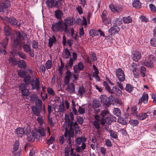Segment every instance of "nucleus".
I'll return each instance as SVG.
<instances>
[{
  "instance_id": "nucleus-1",
  "label": "nucleus",
  "mask_w": 156,
  "mask_h": 156,
  "mask_svg": "<svg viewBox=\"0 0 156 156\" xmlns=\"http://www.w3.org/2000/svg\"><path fill=\"white\" fill-rule=\"evenodd\" d=\"M78 125L77 122H73V121H71L68 126H70V129H72L73 130L68 131L67 129L66 128L65 130L64 134V136L68 140V143L70 145V146H72V143H73L74 131L73 128V127H76V126H78Z\"/></svg>"
},
{
  "instance_id": "nucleus-2",
  "label": "nucleus",
  "mask_w": 156,
  "mask_h": 156,
  "mask_svg": "<svg viewBox=\"0 0 156 156\" xmlns=\"http://www.w3.org/2000/svg\"><path fill=\"white\" fill-rule=\"evenodd\" d=\"M16 35V38L14 40L12 44L13 47L14 48H17L21 41L25 40L27 38V34L22 31L17 32Z\"/></svg>"
},
{
  "instance_id": "nucleus-3",
  "label": "nucleus",
  "mask_w": 156,
  "mask_h": 156,
  "mask_svg": "<svg viewBox=\"0 0 156 156\" xmlns=\"http://www.w3.org/2000/svg\"><path fill=\"white\" fill-rule=\"evenodd\" d=\"M0 18L3 20V22L5 24L9 23L12 26H16L18 27L20 26V23L14 17L9 18L7 16L1 17L0 16Z\"/></svg>"
},
{
  "instance_id": "nucleus-4",
  "label": "nucleus",
  "mask_w": 156,
  "mask_h": 156,
  "mask_svg": "<svg viewBox=\"0 0 156 156\" xmlns=\"http://www.w3.org/2000/svg\"><path fill=\"white\" fill-rule=\"evenodd\" d=\"M62 24V20H59L58 22L52 25L51 28L54 32H57L58 31L62 32H65V29L63 24Z\"/></svg>"
},
{
  "instance_id": "nucleus-5",
  "label": "nucleus",
  "mask_w": 156,
  "mask_h": 156,
  "mask_svg": "<svg viewBox=\"0 0 156 156\" xmlns=\"http://www.w3.org/2000/svg\"><path fill=\"white\" fill-rule=\"evenodd\" d=\"M155 60V58L153 55H149L144 60L142 61V63L143 65L152 68L154 66L153 62Z\"/></svg>"
},
{
  "instance_id": "nucleus-6",
  "label": "nucleus",
  "mask_w": 156,
  "mask_h": 156,
  "mask_svg": "<svg viewBox=\"0 0 156 156\" xmlns=\"http://www.w3.org/2000/svg\"><path fill=\"white\" fill-rule=\"evenodd\" d=\"M74 20H75L73 18H71L70 17H68L65 20V22L63 23L65 29V32L67 33L69 32V27L68 24L69 26L73 25Z\"/></svg>"
},
{
  "instance_id": "nucleus-7",
  "label": "nucleus",
  "mask_w": 156,
  "mask_h": 156,
  "mask_svg": "<svg viewBox=\"0 0 156 156\" xmlns=\"http://www.w3.org/2000/svg\"><path fill=\"white\" fill-rule=\"evenodd\" d=\"M26 88V85L23 83H21L19 86V90L21 91L23 96H27L29 94V90Z\"/></svg>"
},
{
  "instance_id": "nucleus-8",
  "label": "nucleus",
  "mask_w": 156,
  "mask_h": 156,
  "mask_svg": "<svg viewBox=\"0 0 156 156\" xmlns=\"http://www.w3.org/2000/svg\"><path fill=\"white\" fill-rule=\"evenodd\" d=\"M31 85L32 89L36 90L37 91H39L40 88V83L39 78L36 77L35 80L33 79Z\"/></svg>"
},
{
  "instance_id": "nucleus-9",
  "label": "nucleus",
  "mask_w": 156,
  "mask_h": 156,
  "mask_svg": "<svg viewBox=\"0 0 156 156\" xmlns=\"http://www.w3.org/2000/svg\"><path fill=\"white\" fill-rule=\"evenodd\" d=\"M23 48L24 52L29 53L31 57H34V50L31 48L30 45L27 44H23Z\"/></svg>"
},
{
  "instance_id": "nucleus-10",
  "label": "nucleus",
  "mask_w": 156,
  "mask_h": 156,
  "mask_svg": "<svg viewBox=\"0 0 156 156\" xmlns=\"http://www.w3.org/2000/svg\"><path fill=\"white\" fill-rule=\"evenodd\" d=\"M116 75L119 80L121 82L123 81L125 79L124 72L120 68H119L116 71Z\"/></svg>"
},
{
  "instance_id": "nucleus-11",
  "label": "nucleus",
  "mask_w": 156,
  "mask_h": 156,
  "mask_svg": "<svg viewBox=\"0 0 156 156\" xmlns=\"http://www.w3.org/2000/svg\"><path fill=\"white\" fill-rule=\"evenodd\" d=\"M84 66L81 62H79L77 65H75L73 66V69L76 73H79L80 71L83 69Z\"/></svg>"
},
{
  "instance_id": "nucleus-12",
  "label": "nucleus",
  "mask_w": 156,
  "mask_h": 156,
  "mask_svg": "<svg viewBox=\"0 0 156 156\" xmlns=\"http://www.w3.org/2000/svg\"><path fill=\"white\" fill-rule=\"evenodd\" d=\"M10 5V2L9 0L4 1L0 4V12H3L4 10Z\"/></svg>"
},
{
  "instance_id": "nucleus-13",
  "label": "nucleus",
  "mask_w": 156,
  "mask_h": 156,
  "mask_svg": "<svg viewBox=\"0 0 156 156\" xmlns=\"http://www.w3.org/2000/svg\"><path fill=\"white\" fill-rule=\"evenodd\" d=\"M109 93L111 94H115L118 96H121L122 93V91L117 87H113Z\"/></svg>"
},
{
  "instance_id": "nucleus-14",
  "label": "nucleus",
  "mask_w": 156,
  "mask_h": 156,
  "mask_svg": "<svg viewBox=\"0 0 156 156\" xmlns=\"http://www.w3.org/2000/svg\"><path fill=\"white\" fill-rule=\"evenodd\" d=\"M148 100V95L147 94L144 93L142 95V97L139 99L138 103V105H140L143 102L144 104L147 102Z\"/></svg>"
},
{
  "instance_id": "nucleus-15",
  "label": "nucleus",
  "mask_w": 156,
  "mask_h": 156,
  "mask_svg": "<svg viewBox=\"0 0 156 156\" xmlns=\"http://www.w3.org/2000/svg\"><path fill=\"white\" fill-rule=\"evenodd\" d=\"M132 59L135 62L138 61L141 58V53L138 51L134 52L132 54Z\"/></svg>"
},
{
  "instance_id": "nucleus-16",
  "label": "nucleus",
  "mask_w": 156,
  "mask_h": 156,
  "mask_svg": "<svg viewBox=\"0 0 156 156\" xmlns=\"http://www.w3.org/2000/svg\"><path fill=\"white\" fill-rule=\"evenodd\" d=\"M119 28L117 26L111 27L108 30V32L111 35H114L118 33L119 30Z\"/></svg>"
},
{
  "instance_id": "nucleus-17",
  "label": "nucleus",
  "mask_w": 156,
  "mask_h": 156,
  "mask_svg": "<svg viewBox=\"0 0 156 156\" xmlns=\"http://www.w3.org/2000/svg\"><path fill=\"white\" fill-rule=\"evenodd\" d=\"M58 2L56 0H47L46 3L48 7L52 8L57 5Z\"/></svg>"
},
{
  "instance_id": "nucleus-18",
  "label": "nucleus",
  "mask_w": 156,
  "mask_h": 156,
  "mask_svg": "<svg viewBox=\"0 0 156 156\" xmlns=\"http://www.w3.org/2000/svg\"><path fill=\"white\" fill-rule=\"evenodd\" d=\"M109 104H117L119 100L113 95H111L108 98Z\"/></svg>"
},
{
  "instance_id": "nucleus-19",
  "label": "nucleus",
  "mask_w": 156,
  "mask_h": 156,
  "mask_svg": "<svg viewBox=\"0 0 156 156\" xmlns=\"http://www.w3.org/2000/svg\"><path fill=\"white\" fill-rule=\"evenodd\" d=\"M45 135L44 129L42 128H39L36 133V138L39 140L40 137V135L42 136H44Z\"/></svg>"
},
{
  "instance_id": "nucleus-20",
  "label": "nucleus",
  "mask_w": 156,
  "mask_h": 156,
  "mask_svg": "<svg viewBox=\"0 0 156 156\" xmlns=\"http://www.w3.org/2000/svg\"><path fill=\"white\" fill-rule=\"evenodd\" d=\"M100 98L102 104L106 106L108 105L109 104V100L106 96L104 95H101Z\"/></svg>"
},
{
  "instance_id": "nucleus-21",
  "label": "nucleus",
  "mask_w": 156,
  "mask_h": 156,
  "mask_svg": "<svg viewBox=\"0 0 156 156\" xmlns=\"http://www.w3.org/2000/svg\"><path fill=\"white\" fill-rule=\"evenodd\" d=\"M16 136L18 137H22L24 134V131L22 128L18 127L15 130Z\"/></svg>"
},
{
  "instance_id": "nucleus-22",
  "label": "nucleus",
  "mask_w": 156,
  "mask_h": 156,
  "mask_svg": "<svg viewBox=\"0 0 156 156\" xmlns=\"http://www.w3.org/2000/svg\"><path fill=\"white\" fill-rule=\"evenodd\" d=\"M4 32L6 36L10 35L11 32V30L9 25H5L4 27Z\"/></svg>"
},
{
  "instance_id": "nucleus-23",
  "label": "nucleus",
  "mask_w": 156,
  "mask_h": 156,
  "mask_svg": "<svg viewBox=\"0 0 156 156\" xmlns=\"http://www.w3.org/2000/svg\"><path fill=\"white\" fill-rule=\"evenodd\" d=\"M56 41V39L55 37V36L53 35L52 37L50 38L48 40V46L51 48L53 46V44L55 43Z\"/></svg>"
},
{
  "instance_id": "nucleus-24",
  "label": "nucleus",
  "mask_w": 156,
  "mask_h": 156,
  "mask_svg": "<svg viewBox=\"0 0 156 156\" xmlns=\"http://www.w3.org/2000/svg\"><path fill=\"white\" fill-rule=\"evenodd\" d=\"M132 5L136 9H139L141 7V3L139 0H135L133 3Z\"/></svg>"
},
{
  "instance_id": "nucleus-25",
  "label": "nucleus",
  "mask_w": 156,
  "mask_h": 156,
  "mask_svg": "<svg viewBox=\"0 0 156 156\" xmlns=\"http://www.w3.org/2000/svg\"><path fill=\"white\" fill-rule=\"evenodd\" d=\"M86 92V91L84 87L83 86H81L78 89L77 94L81 97Z\"/></svg>"
},
{
  "instance_id": "nucleus-26",
  "label": "nucleus",
  "mask_w": 156,
  "mask_h": 156,
  "mask_svg": "<svg viewBox=\"0 0 156 156\" xmlns=\"http://www.w3.org/2000/svg\"><path fill=\"white\" fill-rule=\"evenodd\" d=\"M68 91L70 93H74L75 91V86L73 83H71L67 87Z\"/></svg>"
},
{
  "instance_id": "nucleus-27",
  "label": "nucleus",
  "mask_w": 156,
  "mask_h": 156,
  "mask_svg": "<svg viewBox=\"0 0 156 156\" xmlns=\"http://www.w3.org/2000/svg\"><path fill=\"white\" fill-rule=\"evenodd\" d=\"M86 140V139L84 137H77L76 139V144L78 145L81 144L83 142H85Z\"/></svg>"
},
{
  "instance_id": "nucleus-28",
  "label": "nucleus",
  "mask_w": 156,
  "mask_h": 156,
  "mask_svg": "<svg viewBox=\"0 0 156 156\" xmlns=\"http://www.w3.org/2000/svg\"><path fill=\"white\" fill-rule=\"evenodd\" d=\"M93 106L94 108H99L101 106V103L100 101L97 99H94L93 101Z\"/></svg>"
},
{
  "instance_id": "nucleus-29",
  "label": "nucleus",
  "mask_w": 156,
  "mask_h": 156,
  "mask_svg": "<svg viewBox=\"0 0 156 156\" xmlns=\"http://www.w3.org/2000/svg\"><path fill=\"white\" fill-rule=\"evenodd\" d=\"M147 116L146 113H142L137 115L136 117L138 119L142 120L146 118Z\"/></svg>"
},
{
  "instance_id": "nucleus-30",
  "label": "nucleus",
  "mask_w": 156,
  "mask_h": 156,
  "mask_svg": "<svg viewBox=\"0 0 156 156\" xmlns=\"http://www.w3.org/2000/svg\"><path fill=\"white\" fill-rule=\"evenodd\" d=\"M56 18L58 19H61L62 15V11L60 10H56L55 12Z\"/></svg>"
},
{
  "instance_id": "nucleus-31",
  "label": "nucleus",
  "mask_w": 156,
  "mask_h": 156,
  "mask_svg": "<svg viewBox=\"0 0 156 156\" xmlns=\"http://www.w3.org/2000/svg\"><path fill=\"white\" fill-rule=\"evenodd\" d=\"M123 20L124 23H131L133 21L132 18L130 16H128L126 17L123 18Z\"/></svg>"
},
{
  "instance_id": "nucleus-32",
  "label": "nucleus",
  "mask_w": 156,
  "mask_h": 156,
  "mask_svg": "<svg viewBox=\"0 0 156 156\" xmlns=\"http://www.w3.org/2000/svg\"><path fill=\"white\" fill-rule=\"evenodd\" d=\"M32 111L33 113L37 116H39L40 115V111L38 108L36 106H33L32 108Z\"/></svg>"
},
{
  "instance_id": "nucleus-33",
  "label": "nucleus",
  "mask_w": 156,
  "mask_h": 156,
  "mask_svg": "<svg viewBox=\"0 0 156 156\" xmlns=\"http://www.w3.org/2000/svg\"><path fill=\"white\" fill-rule=\"evenodd\" d=\"M19 67L25 69L26 67V64L23 60H19L18 61Z\"/></svg>"
},
{
  "instance_id": "nucleus-34",
  "label": "nucleus",
  "mask_w": 156,
  "mask_h": 156,
  "mask_svg": "<svg viewBox=\"0 0 156 156\" xmlns=\"http://www.w3.org/2000/svg\"><path fill=\"white\" fill-rule=\"evenodd\" d=\"M9 61L10 63L13 65H16L18 64V61L14 57H10L9 59Z\"/></svg>"
},
{
  "instance_id": "nucleus-35",
  "label": "nucleus",
  "mask_w": 156,
  "mask_h": 156,
  "mask_svg": "<svg viewBox=\"0 0 156 156\" xmlns=\"http://www.w3.org/2000/svg\"><path fill=\"white\" fill-rule=\"evenodd\" d=\"M24 78V81L26 85H29L30 81V76L28 74L26 75Z\"/></svg>"
},
{
  "instance_id": "nucleus-36",
  "label": "nucleus",
  "mask_w": 156,
  "mask_h": 156,
  "mask_svg": "<svg viewBox=\"0 0 156 156\" xmlns=\"http://www.w3.org/2000/svg\"><path fill=\"white\" fill-rule=\"evenodd\" d=\"M113 113L114 115L117 116H119L121 115L120 110L118 108H115L113 110Z\"/></svg>"
},
{
  "instance_id": "nucleus-37",
  "label": "nucleus",
  "mask_w": 156,
  "mask_h": 156,
  "mask_svg": "<svg viewBox=\"0 0 156 156\" xmlns=\"http://www.w3.org/2000/svg\"><path fill=\"white\" fill-rule=\"evenodd\" d=\"M137 108L136 106H133L131 108V113L134 115L137 116Z\"/></svg>"
},
{
  "instance_id": "nucleus-38",
  "label": "nucleus",
  "mask_w": 156,
  "mask_h": 156,
  "mask_svg": "<svg viewBox=\"0 0 156 156\" xmlns=\"http://www.w3.org/2000/svg\"><path fill=\"white\" fill-rule=\"evenodd\" d=\"M133 87L130 84H128L126 85L125 90L128 92H131L133 90Z\"/></svg>"
},
{
  "instance_id": "nucleus-39",
  "label": "nucleus",
  "mask_w": 156,
  "mask_h": 156,
  "mask_svg": "<svg viewBox=\"0 0 156 156\" xmlns=\"http://www.w3.org/2000/svg\"><path fill=\"white\" fill-rule=\"evenodd\" d=\"M18 75L20 77L24 78L26 75L27 72L25 70H18L17 71Z\"/></svg>"
},
{
  "instance_id": "nucleus-40",
  "label": "nucleus",
  "mask_w": 156,
  "mask_h": 156,
  "mask_svg": "<svg viewBox=\"0 0 156 156\" xmlns=\"http://www.w3.org/2000/svg\"><path fill=\"white\" fill-rule=\"evenodd\" d=\"M45 66L47 69H51L52 66V61L50 60H48L46 62Z\"/></svg>"
},
{
  "instance_id": "nucleus-41",
  "label": "nucleus",
  "mask_w": 156,
  "mask_h": 156,
  "mask_svg": "<svg viewBox=\"0 0 156 156\" xmlns=\"http://www.w3.org/2000/svg\"><path fill=\"white\" fill-rule=\"evenodd\" d=\"M8 38L6 37L2 40V42L0 43V44H2L4 48H5L8 44Z\"/></svg>"
},
{
  "instance_id": "nucleus-42",
  "label": "nucleus",
  "mask_w": 156,
  "mask_h": 156,
  "mask_svg": "<svg viewBox=\"0 0 156 156\" xmlns=\"http://www.w3.org/2000/svg\"><path fill=\"white\" fill-rule=\"evenodd\" d=\"M32 46L33 48L37 50L38 48V42L36 40H33L32 41Z\"/></svg>"
},
{
  "instance_id": "nucleus-43",
  "label": "nucleus",
  "mask_w": 156,
  "mask_h": 156,
  "mask_svg": "<svg viewBox=\"0 0 156 156\" xmlns=\"http://www.w3.org/2000/svg\"><path fill=\"white\" fill-rule=\"evenodd\" d=\"M89 34L90 36L94 37L95 36L98 35V33L96 30L94 29H92L90 30Z\"/></svg>"
},
{
  "instance_id": "nucleus-44",
  "label": "nucleus",
  "mask_w": 156,
  "mask_h": 156,
  "mask_svg": "<svg viewBox=\"0 0 156 156\" xmlns=\"http://www.w3.org/2000/svg\"><path fill=\"white\" fill-rule=\"evenodd\" d=\"M70 55V53L69 51L67 48H66L65 51V54L64 56V58L67 59L69 58V57Z\"/></svg>"
},
{
  "instance_id": "nucleus-45",
  "label": "nucleus",
  "mask_w": 156,
  "mask_h": 156,
  "mask_svg": "<svg viewBox=\"0 0 156 156\" xmlns=\"http://www.w3.org/2000/svg\"><path fill=\"white\" fill-rule=\"evenodd\" d=\"M146 70L144 67L142 66L140 68L141 74L142 77H144L145 76Z\"/></svg>"
},
{
  "instance_id": "nucleus-46",
  "label": "nucleus",
  "mask_w": 156,
  "mask_h": 156,
  "mask_svg": "<svg viewBox=\"0 0 156 156\" xmlns=\"http://www.w3.org/2000/svg\"><path fill=\"white\" fill-rule=\"evenodd\" d=\"M129 122L131 125L134 126H137L139 123V122L137 120L132 119L130 120Z\"/></svg>"
},
{
  "instance_id": "nucleus-47",
  "label": "nucleus",
  "mask_w": 156,
  "mask_h": 156,
  "mask_svg": "<svg viewBox=\"0 0 156 156\" xmlns=\"http://www.w3.org/2000/svg\"><path fill=\"white\" fill-rule=\"evenodd\" d=\"M109 133L111 136L113 138L116 139L118 137L117 133L113 130H111L109 131Z\"/></svg>"
},
{
  "instance_id": "nucleus-48",
  "label": "nucleus",
  "mask_w": 156,
  "mask_h": 156,
  "mask_svg": "<svg viewBox=\"0 0 156 156\" xmlns=\"http://www.w3.org/2000/svg\"><path fill=\"white\" fill-rule=\"evenodd\" d=\"M118 122L119 123L123 125H126V121L124 120L122 118L120 117H119L118 118Z\"/></svg>"
},
{
  "instance_id": "nucleus-49",
  "label": "nucleus",
  "mask_w": 156,
  "mask_h": 156,
  "mask_svg": "<svg viewBox=\"0 0 156 156\" xmlns=\"http://www.w3.org/2000/svg\"><path fill=\"white\" fill-rule=\"evenodd\" d=\"M19 141L16 140L13 145V149L15 151H16L18 150L19 148Z\"/></svg>"
},
{
  "instance_id": "nucleus-50",
  "label": "nucleus",
  "mask_w": 156,
  "mask_h": 156,
  "mask_svg": "<svg viewBox=\"0 0 156 156\" xmlns=\"http://www.w3.org/2000/svg\"><path fill=\"white\" fill-rule=\"evenodd\" d=\"M103 85L105 87L106 90L109 93L110 91V89L108 83L106 81H104L103 83Z\"/></svg>"
},
{
  "instance_id": "nucleus-51",
  "label": "nucleus",
  "mask_w": 156,
  "mask_h": 156,
  "mask_svg": "<svg viewBox=\"0 0 156 156\" xmlns=\"http://www.w3.org/2000/svg\"><path fill=\"white\" fill-rule=\"evenodd\" d=\"M36 138V133L32 134V135L27 137V139L29 141H34V138Z\"/></svg>"
},
{
  "instance_id": "nucleus-52",
  "label": "nucleus",
  "mask_w": 156,
  "mask_h": 156,
  "mask_svg": "<svg viewBox=\"0 0 156 156\" xmlns=\"http://www.w3.org/2000/svg\"><path fill=\"white\" fill-rule=\"evenodd\" d=\"M58 110L60 112H63L64 110V105L63 103L60 104L59 106Z\"/></svg>"
},
{
  "instance_id": "nucleus-53",
  "label": "nucleus",
  "mask_w": 156,
  "mask_h": 156,
  "mask_svg": "<svg viewBox=\"0 0 156 156\" xmlns=\"http://www.w3.org/2000/svg\"><path fill=\"white\" fill-rule=\"evenodd\" d=\"M99 122V121H94L93 122V124L94 127L97 129H99L100 128Z\"/></svg>"
},
{
  "instance_id": "nucleus-54",
  "label": "nucleus",
  "mask_w": 156,
  "mask_h": 156,
  "mask_svg": "<svg viewBox=\"0 0 156 156\" xmlns=\"http://www.w3.org/2000/svg\"><path fill=\"white\" fill-rule=\"evenodd\" d=\"M149 7L150 10L154 12H156V7L152 4H150Z\"/></svg>"
},
{
  "instance_id": "nucleus-55",
  "label": "nucleus",
  "mask_w": 156,
  "mask_h": 156,
  "mask_svg": "<svg viewBox=\"0 0 156 156\" xmlns=\"http://www.w3.org/2000/svg\"><path fill=\"white\" fill-rule=\"evenodd\" d=\"M74 61V60H73V58H71L69 62L67 63L66 66H68L70 68H72L73 65Z\"/></svg>"
},
{
  "instance_id": "nucleus-56",
  "label": "nucleus",
  "mask_w": 156,
  "mask_h": 156,
  "mask_svg": "<svg viewBox=\"0 0 156 156\" xmlns=\"http://www.w3.org/2000/svg\"><path fill=\"white\" fill-rule=\"evenodd\" d=\"M64 64L63 63L62 60H61V65L58 67V70L59 73L61 74H62V71L64 67Z\"/></svg>"
},
{
  "instance_id": "nucleus-57",
  "label": "nucleus",
  "mask_w": 156,
  "mask_h": 156,
  "mask_svg": "<svg viewBox=\"0 0 156 156\" xmlns=\"http://www.w3.org/2000/svg\"><path fill=\"white\" fill-rule=\"evenodd\" d=\"M47 92L48 93L51 95L54 96L55 94L54 90L50 87L47 88Z\"/></svg>"
},
{
  "instance_id": "nucleus-58",
  "label": "nucleus",
  "mask_w": 156,
  "mask_h": 156,
  "mask_svg": "<svg viewBox=\"0 0 156 156\" xmlns=\"http://www.w3.org/2000/svg\"><path fill=\"white\" fill-rule=\"evenodd\" d=\"M18 55L21 58L25 59L27 58L25 54L23 52H19L18 53Z\"/></svg>"
},
{
  "instance_id": "nucleus-59",
  "label": "nucleus",
  "mask_w": 156,
  "mask_h": 156,
  "mask_svg": "<svg viewBox=\"0 0 156 156\" xmlns=\"http://www.w3.org/2000/svg\"><path fill=\"white\" fill-rule=\"evenodd\" d=\"M54 140V137L51 136L50 138L47 140V143L48 145H50L52 144Z\"/></svg>"
},
{
  "instance_id": "nucleus-60",
  "label": "nucleus",
  "mask_w": 156,
  "mask_h": 156,
  "mask_svg": "<svg viewBox=\"0 0 156 156\" xmlns=\"http://www.w3.org/2000/svg\"><path fill=\"white\" fill-rule=\"evenodd\" d=\"M65 119L66 122L68 123V125H69L70 123V120L68 114H66L65 115Z\"/></svg>"
},
{
  "instance_id": "nucleus-61",
  "label": "nucleus",
  "mask_w": 156,
  "mask_h": 156,
  "mask_svg": "<svg viewBox=\"0 0 156 156\" xmlns=\"http://www.w3.org/2000/svg\"><path fill=\"white\" fill-rule=\"evenodd\" d=\"M40 71L43 73H44L46 70V68L45 66L43 65H41L39 67Z\"/></svg>"
},
{
  "instance_id": "nucleus-62",
  "label": "nucleus",
  "mask_w": 156,
  "mask_h": 156,
  "mask_svg": "<svg viewBox=\"0 0 156 156\" xmlns=\"http://www.w3.org/2000/svg\"><path fill=\"white\" fill-rule=\"evenodd\" d=\"M108 113V110H104L101 111V115L102 116L104 117L106 116Z\"/></svg>"
},
{
  "instance_id": "nucleus-63",
  "label": "nucleus",
  "mask_w": 156,
  "mask_h": 156,
  "mask_svg": "<svg viewBox=\"0 0 156 156\" xmlns=\"http://www.w3.org/2000/svg\"><path fill=\"white\" fill-rule=\"evenodd\" d=\"M105 144L107 146L110 147L112 146V144L110 140L109 139L105 140Z\"/></svg>"
},
{
  "instance_id": "nucleus-64",
  "label": "nucleus",
  "mask_w": 156,
  "mask_h": 156,
  "mask_svg": "<svg viewBox=\"0 0 156 156\" xmlns=\"http://www.w3.org/2000/svg\"><path fill=\"white\" fill-rule=\"evenodd\" d=\"M150 43L153 46H156V39L152 38L151 40Z\"/></svg>"
}]
</instances>
